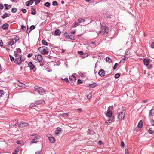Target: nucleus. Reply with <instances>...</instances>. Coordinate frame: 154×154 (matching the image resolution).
<instances>
[{"label": "nucleus", "instance_id": "obj_1", "mask_svg": "<svg viewBox=\"0 0 154 154\" xmlns=\"http://www.w3.org/2000/svg\"><path fill=\"white\" fill-rule=\"evenodd\" d=\"M109 107L108 108V110L106 113V116L108 118L107 121V123H110L112 122L114 119V117L112 116V111L109 110Z\"/></svg>", "mask_w": 154, "mask_h": 154}, {"label": "nucleus", "instance_id": "obj_2", "mask_svg": "<svg viewBox=\"0 0 154 154\" xmlns=\"http://www.w3.org/2000/svg\"><path fill=\"white\" fill-rule=\"evenodd\" d=\"M118 119L120 120L123 119L125 117V112L124 108H122L121 109H119L118 111Z\"/></svg>", "mask_w": 154, "mask_h": 154}, {"label": "nucleus", "instance_id": "obj_3", "mask_svg": "<svg viewBox=\"0 0 154 154\" xmlns=\"http://www.w3.org/2000/svg\"><path fill=\"white\" fill-rule=\"evenodd\" d=\"M38 50L39 52L43 54H47L48 53L49 49L45 46L40 47L38 48Z\"/></svg>", "mask_w": 154, "mask_h": 154}, {"label": "nucleus", "instance_id": "obj_4", "mask_svg": "<svg viewBox=\"0 0 154 154\" xmlns=\"http://www.w3.org/2000/svg\"><path fill=\"white\" fill-rule=\"evenodd\" d=\"M31 135L32 136H34V138L32 139L30 143V144H31L37 143L39 141V140L40 138V137L39 135L36 134H35V135Z\"/></svg>", "mask_w": 154, "mask_h": 154}, {"label": "nucleus", "instance_id": "obj_5", "mask_svg": "<svg viewBox=\"0 0 154 154\" xmlns=\"http://www.w3.org/2000/svg\"><path fill=\"white\" fill-rule=\"evenodd\" d=\"M22 57V55L21 54L20 55V56L18 57H16L15 58V60L14 61V62L16 64L18 65H20L21 64L22 60L21 59V58Z\"/></svg>", "mask_w": 154, "mask_h": 154}, {"label": "nucleus", "instance_id": "obj_6", "mask_svg": "<svg viewBox=\"0 0 154 154\" xmlns=\"http://www.w3.org/2000/svg\"><path fill=\"white\" fill-rule=\"evenodd\" d=\"M35 59L38 62H40L42 61L43 58L41 55L38 54L35 56Z\"/></svg>", "mask_w": 154, "mask_h": 154}, {"label": "nucleus", "instance_id": "obj_7", "mask_svg": "<svg viewBox=\"0 0 154 154\" xmlns=\"http://www.w3.org/2000/svg\"><path fill=\"white\" fill-rule=\"evenodd\" d=\"M47 137L48 138L49 140L51 142L54 143L55 142V138L52 137L51 134H47Z\"/></svg>", "mask_w": 154, "mask_h": 154}, {"label": "nucleus", "instance_id": "obj_8", "mask_svg": "<svg viewBox=\"0 0 154 154\" xmlns=\"http://www.w3.org/2000/svg\"><path fill=\"white\" fill-rule=\"evenodd\" d=\"M102 32L103 35H105L106 34H107L109 32V28L108 27H103L102 28Z\"/></svg>", "mask_w": 154, "mask_h": 154}, {"label": "nucleus", "instance_id": "obj_9", "mask_svg": "<svg viewBox=\"0 0 154 154\" xmlns=\"http://www.w3.org/2000/svg\"><path fill=\"white\" fill-rule=\"evenodd\" d=\"M17 41V40L16 38H13L10 41L8 44V45L10 46H11L13 45Z\"/></svg>", "mask_w": 154, "mask_h": 154}, {"label": "nucleus", "instance_id": "obj_10", "mask_svg": "<svg viewBox=\"0 0 154 154\" xmlns=\"http://www.w3.org/2000/svg\"><path fill=\"white\" fill-rule=\"evenodd\" d=\"M20 126L22 127H24L26 126H29V124L26 122L22 121L20 124Z\"/></svg>", "mask_w": 154, "mask_h": 154}, {"label": "nucleus", "instance_id": "obj_11", "mask_svg": "<svg viewBox=\"0 0 154 154\" xmlns=\"http://www.w3.org/2000/svg\"><path fill=\"white\" fill-rule=\"evenodd\" d=\"M70 81L71 82H75L76 79V77L75 75H72L69 77Z\"/></svg>", "mask_w": 154, "mask_h": 154}, {"label": "nucleus", "instance_id": "obj_12", "mask_svg": "<svg viewBox=\"0 0 154 154\" xmlns=\"http://www.w3.org/2000/svg\"><path fill=\"white\" fill-rule=\"evenodd\" d=\"M151 61V60H149L146 59H144L143 60L144 64L146 66H148L149 63Z\"/></svg>", "mask_w": 154, "mask_h": 154}, {"label": "nucleus", "instance_id": "obj_13", "mask_svg": "<svg viewBox=\"0 0 154 154\" xmlns=\"http://www.w3.org/2000/svg\"><path fill=\"white\" fill-rule=\"evenodd\" d=\"M98 74L101 77L103 76L105 74V72L103 69H100L98 72Z\"/></svg>", "mask_w": 154, "mask_h": 154}, {"label": "nucleus", "instance_id": "obj_14", "mask_svg": "<svg viewBox=\"0 0 154 154\" xmlns=\"http://www.w3.org/2000/svg\"><path fill=\"white\" fill-rule=\"evenodd\" d=\"M34 1L35 0H31L27 1L26 2V5L27 6H29L32 5L33 2H34Z\"/></svg>", "mask_w": 154, "mask_h": 154}, {"label": "nucleus", "instance_id": "obj_15", "mask_svg": "<svg viewBox=\"0 0 154 154\" xmlns=\"http://www.w3.org/2000/svg\"><path fill=\"white\" fill-rule=\"evenodd\" d=\"M45 90L44 89L40 87V88H39V91L38 93L39 94H41L42 93H45Z\"/></svg>", "mask_w": 154, "mask_h": 154}, {"label": "nucleus", "instance_id": "obj_16", "mask_svg": "<svg viewBox=\"0 0 154 154\" xmlns=\"http://www.w3.org/2000/svg\"><path fill=\"white\" fill-rule=\"evenodd\" d=\"M28 65L30 67L31 69H33L35 67V66L31 62H30L28 63Z\"/></svg>", "mask_w": 154, "mask_h": 154}, {"label": "nucleus", "instance_id": "obj_17", "mask_svg": "<svg viewBox=\"0 0 154 154\" xmlns=\"http://www.w3.org/2000/svg\"><path fill=\"white\" fill-rule=\"evenodd\" d=\"M9 25L7 23H5L3 25L2 28L4 29H6L8 28Z\"/></svg>", "mask_w": 154, "mask_h": 154}, {"label": "nucleus", "instance_id": "obj_18", "mask_svg": "<svg viewBox=\"0 0 154 154\" xmlns=\"http://www.w3.org/2000/svg\"><path fill=\"white\" fill-rule=\"evenodd\" d=\"M17 84L18 86L20 87L24 88L26 87V85L25 84L21 82H19Z\"/></svg>", "mask_w": 154, "mask_h": 154}, {"label": "nucleus", "instance_id": "obj_19", "mask_svg": "<svg viewBox=\"0 0 154 154\" xmlns=\"http://www.w3.org/2000/svg\"><path fill=\"white\" fill-rule=\"evenodd\" d=\"M61 130L60 128H58L57 130L55 131V134L56 135H57L61 131Z\"/></svg>", "mask_w": 154, "mask_h": 154}, {"label": "nucleus", "instance_id": "obj_20", "mask_svg": "<svg viewBox=\"0 0 154 154\" xmlns=\"http://www.w3.org/2000/svg\"><path fill=\"white\" fill-rule=\"evenodd\" d=\"M37 103H36L35 102L34 103H32L30 105L29 107H30L31 108L35 107L37 106Z\"/></svg>", "mask_w": 154, "mask_h": 154}, {"label": "nucleus", "instance_id": "obj_21", "mask_svg": "<svg viewBox=\"0 0 154 154\" xmlns=\"http://www.w3.org/2000/svg\"><path fill=\"white\" fill-rule=\"evenodd\" d=\"M143 126V122L142 121H140L138 125V127L139 128H141Z\"/></svg>", "mask_w": 154, "mask_h": 154}, {"label": "nucleus", "instance_id": "obj_22", "mask_svg": "<svg viewBox=\"0 0 154 154\" xmlns=\"http://www.w3.org/2000/svg\"><path fill=\"white\" fill-rule=\"evenodd\" d=\"M61 32L60 30L58 29H56L55 30V33L56 35H60Z\"/></svg>", "mask_w": 154, "mask_h": 154}, {"label": "nucleus", "instance_id": "obj_23", "mask_svg": "<svg viewBox=\"0 0 154 154\" xmlns=\"http://www.w3.org/2000/svg\"><path fill=\"white\" fill-rule=\"evenodd\" d=\"M106 61L109 63H111L112 62V59H111L109 57H107L106 58Z\"/></svg>", "mask_w": 154, "mask_h": 154}, {"label": "nucleus", "instance_id": "obj_24", "mask_svg": "<svg viewBox=\"0 0 154 154\" xmlns=\"http://www.w3.org/2000/svg\"><path fill=\"white\" fill-rule=\"evenodd\" d=\"M148 131L149 133L152 134L154 132V130L149 127Z\"/></svg>", "mask_w": 154, "mask_h": 154}, {"label": "nucleus", "instance_id": "obj_25", "mask_svg": "<svg viewBox=\"0 0 154 154\" xmlns=\"http://www.w3.org/2000/svg\"><path fill=\"white\" fill-rule=\"evenodd\" d=\"M60 115L63 117H66L68 116V113H63L62 114H60Z\"/></svg>", "mask_w": 154, "mask_h": 154}, {"label": "nucleus", "instance_id": "obj_26", "mask_svg": "<svg viewBox=\"0 0 154 154\" xmlns=\"http://www.w3.org/2000/svg\"><path fill=\"white\" fill-rule=\"evenodd\" d=\"M44 102V101L43 100L37 101H35L36 103H37V106L38 105H39L41 104L42 103Z\"/></svg>", "mask_w": 154, "mask_h": 154}, {"label": "nucleus", "instance_id": "obj_27", "mask_svg": "<svg viewBox=\"0 0 154 154\" xmlns=\"http://www.w3.org/2000/svg\"><path fill=\"white\" fill-rule=\"evenodd\" d=\"M8 17V15L7 13H5L2 16H1V17L3 19H4Z\"/></svg>", "mask_w": 154, "mask_h": 154}, {"label": "nucleus", "instance_id": "obj_28", "mask_svg": "<svg viewBox=\"0 0 154 154\" xmlns=\"http://www.w3.org/2000/svg\"><path fill=\"white\" fill-rule=\"evenodd\" d=\"M42 43L44 45H48V44L47 42L45 40H42Z\"/></svg>", "mask_w": 154, "mask_h": 154}, {"label": "nucleus", "instance_id": "obj_29", "mask_svg": "<svg viewBox=\"0 0 154 154\" xmlns=\"http://www.w3.org/2000/svg\"><path fill=\"white\" fill-rule=\"evenodd\" d=\"M4 5L5 7V9H8V8H10L11 7V6L10 5H8L7 4H5Z\"/></svg>", "mask_w": 154, "mask_h": 154}, {"label": "nucleus", "instance_id": "obj_30", "mask_svg": "<svg viewBox=\"0 0 154 154\" xmlns=\"http://www.w3.org/2000/svg\"><path fill=\"white\" fill-rule=\"evenodd\" d=\"M79 23L83 22L85 21V20L83 19H79L78 20Z\"/></svg>", "mask_w": 154, "mask_h": 154}, {"label": "nucleus", "instance_id": "obj_31", "mask_svg": "<svg viewBox=\"0 0 154 154\" xmlns=\"http://www.w3.org/2000/svg\"><path fill=\"white\" fill-rule=\"evenodd\" d=\"M40 87H38V86H36L34 88L35 91L37 92L38 93L39 91V88H40Z\"/></svg>", "mask_w": 154, "mask_h": 154}, {"label": "nucleus", "instance_id": "obj_32", "mask_svg": "<svg viewBox=\"0 0 154 154\" xmlns=\"http://www.w3.org/2000/svg\"><path fill=\"white\" fill-rule=\"evenodd\" d=\"M52 5L54 6H56L58 5V4L57 2L56 1H54L53 2Z\"/></svg>", "mask_w": 154, "mask_h": 154}, {"label": "nucleus", "instance_id": "obj_33", "mask_svg": "<svg viewBox=\"0 0 154 154\" xmlns=\"http://www.w3.org/2000/svg\"><path fill=\"white\" fill-rule=\"evenodd\" d=\"M87 97L88 99H90L91 97V94L90 93L87 94Z\"/></svg>", "mask_w": 154, "mask_h": 154}, {"label": "nucleus", "instance_id": "obj_34", "mask_svg": "<svg viewBox=\"0 0 154 154\" xmlns=\"http://www.w3.org/2000/svg\"><path fill=\"white\" fill-rule=\"evenodd\" d=\"M20 55V54H18V53L17 52H15V51L14 52V56L17 57L19 55Z\"/></svg>", "mask_w": 154, "mask_h": 154}, {"label": "nucleus", "instance_id": "obj_35", "mask_svg": "<svg viewBox=\"0 0 154 154\" xmlns=\"http://www.w3.org/2000/svg\"><path fill=\"white\" fill-rule=\"evenodd\" d=\"M50 4L49 2H47L44 4V5L46 7H49L50 5Z\"/></svg>", "mask_w": 154, "mask_h": 154}, {"label": "nucleus", "instance_id": "obj_36", "mask_svg": "<svg viewBox=\"0 0 154 154\" xmlns=\"http://www.w3.org/2000/svg\"><path fill=\"white\" fill-rule=\"evenodd\" d=\"M3 91L2 90H0V97H2L4 95Z\"/></svg>", "mask_w": 154, "mask_h": 154}, {"label": "nucleus", "instance_id": "obj_37", "mask_svg": "<svg viewBox=\"0 0 154 154\" xmlns=\"http://www.w3.org/2000/svg\"><path fill=\"white\" fill-rule=\"evenodd\" d=\"M96 86V84L94 83L93 84H90L89 85L90 87L91 88H94Z\"/></svg>", "mask_w": 154, "mask_h": 154}, {"label": "nucleus", "instance_id": "obj_38", "mask_svg": "<svg viewBox=\"0 0 154 154\" xmlns=\"http://www.w3.org/2000/svg\"><path fill=\"white\" fill-rule=\"evenodd\" d=\"M17 11V9L15 8H13L11 10V11L13 13L16 12Z\"/></svg>", "mask_w": 154, "mask_h": 154}, {"label": "nucleus", "instance_id": "obj_39", "mask_svg": "<svg viewBox=\"0 0 154 154\" xmlns=\"http://www.w3.org/2000/svg\"><path fill=\"white\" fill-rule=\"evenodd\" d=\"M61 79L63 81H65L67 82H69V80L67 78H65L64 79H63L62 78Z\"/></svg>", "mask_w": 154, "mask_h": 154}, {"label": "nucleus", "instance_id": "obj_40", "mask_svg": "<svg viewBox=\"0 0 154 154\" xmlns=\"http://www.w3.org/2000/svg\"><path fill=\"white\" fill-rule=\"evenodd\" d=\"M78 53L79 54L81 55H83L84 54L83 52L82 51H78Z\"/></svg>", "mask_w": 154, "mask_h": 154}, {"label": "nucleus", "instance_id": "obj_41", "mask_svg": "<svg viewBox=\"0 0 154 154\" xmlns=\"http://www.w3.org/2000/svg\"><path fill=\"white\" fill-rule=\"evenodd\" d=\"M118 65V63H116V64H115L114 66H113V70H115V69H116V68L117 66Z\"/></svg>", "mask_w": 154, "mask_h": 154}, {"label": "nucleus", "instance_id": "obj_42", "mask_svg": "<svg viewBox=\"0 0 154 154\" xmlns=\"http://www.w3.org/2000/svg\"><path fill=\"white\" fill-rule=\"evenodd\" d=\"M120 76V74L119 73H117L115 75V77L116 78H118Z\"/></svg>", "mask_w": 154, "mask_h": 154}, {"label": "nucleus", "instance_id": "obj_43", "mask_svg": "<svg viewBox=\"0 0 154 154\" xmlns=\"http://www.w3.org/2000/svg\"><path fill=\"white\" fill-rule=\"evenodd\" d=\"M17 51H16L18 53H19V54H20L21 53V51L20 49L18 48L17 49Z\"/></svg>", "mask_w": 154, "mask_h": 154}, {"label": "nucleus", "instance_id": "obj_44", "mask_svg": "<svg viewBox=\"0 0 154 154\" xmlns=\"http://www.w3.org/2000/svg\"><path fill=\"white\" fill-rule=\"evenodd\" d=\"M149 116H153V114L152 113V110H151L150 111Z\"/></svg>", "mask_w": 154, "mask_h": 154}, {"label": "nucleus", "instance_id": "obj_45", "mask_svg": "<svg viewBox=\"0 0 154 154\" xmlns=\"http://www.w3.org/2000/svg\"><path fill=\"white\" fill-rule=\"evenodd\" d=\"M10 60H11V61H13L14 60V57L12 55H10Z\"/></svg>", "mask_w": 154, "mask_h": 154}, {"label": "nucleus", "instance_id": "obj_46", "mask_svg": "<svg viewBox=\"0 0 154 154\" xmlns=\"http://www.w3.org/2000/svg\"><path fill=\"white\" fill-rule=\"evenodd\" d=\"M21 10H22V12L24 13H25L27 12L26 10L25 9H22Z\"/></svg>", "mask_w": 154, "mask_h": 154}, {"label": "nucleus", "instance_id": "obj_47", "mask_svg": "<svg viewBox=\"0 0 154 154\" xmlns=\"http://www.w3.org/2000/svg\"><path fill=\"white\" fill-rule=\"evenodd\" d=\"M35 28V26L34 25H32L30 27V29L31 30H33Z\"/></svg>", "mask_w": 154, "mask_h": 154}, {"label": "nucleus", "instance_id": "obj_48", "mask_svg": "<svg viewBox=\"0 0 154 154\" xmlns=\"http://www.w3.org/2000/svg\"><path fill=\"white\" fill-rule=\"evenodd\" d=\"M69 38L71 40L74 39V37L72 35L69 36Z\"/></svg>", "mask_w": 154, "mask_h": 154}, {"label": "nucleus", "instance_id": "obj_49", "mask_svg": "<svg viewBox=\"0 0 154 154\" xmlns=\"http://www.w3.org/2000/svg\"><path fill=\"white\" fill-rule=\"evenodd\" d=\"M127 59H128V57H126L125 56L124 58H123V59H122V60H121V62L123 60L124 61H125V60H127Z\"/></svg>", "mask_w": 154, "mask_h": 154}, {"label": "nucleus", "instance_id": "obj_50", "mask_svg": "<svg viewBox=\"0 0 154 154\" xmlns=\"http://www.w3.org/2000/svg\"><path fill=\"white\" fill-rule=\"evenodd\" d=\"M150 122H151V124L152 125L154 126V120H152V119L151 120Z\"/></svg>", "mask_w": 154, "mask_h": 154}, {"label": "nucleus", "instance_id": "obj_51", "mask_svg": "<svg viewBox=\"0 0 154 154\" xmlns=\"http://www.w3.org/2000/svg\"><path fill=\"white\" fill-rule=\"evenodd\" d=\"M3 43L2 40H0V46L2 47L3 45Z\"/></svg>", "mask_w": 154, "mask_h": 154}, {"label": "nucleus", "instance_id": "obj_52", "mask_svg": "<svg viewBox=\"0 0 154 154\" xmlns=\"http://www.w3.org/2000/svg\"><path fill=\"white\" fill-rule=\"evenodd\" d=\"M33 55V54L32 53H30L28 54L27 55V57L28 58L31 57Z\"/></svg>", "mask_w": 154, "mask_h": 154}, {"label": "nucleus", "instance_id": "obj_53", "mask_svg": "<svg viewBox=\"0 0 154 154\" xmlns=\"http://www.w3.org/2000/svg\"><path fill=\"white\" fill-rule=\"evenodd\" d=\"M40 1L41 0H35V4H37L39 3L40 2Z\"/></svg>", "mask_w": 154, "mask_h": 154}, {"label": "nucleus", "instance_id": "obj_54", "mask_svg": "<svg viewBox=\"0 0 154 154\" xmlns=\"http://www.w3.org/2000/svg\"><path fill=\"white\" fill-rule=\"evenodd\" d=\"M78 82L79 84L82 83V82L81 80L79 79L78 80Z\"/></svg>", "mask_w": 154, "mask_h": 154}, {"label": "nucleus", "instance_id": "obj_55", "mask_svg": "<svg viewBox=\"0 0 154 154\" xmlns=\"http://www.w3.org/2000/svg\"><path fill=\"white\" fill-rule=\"evenodd\" d=\"M151 47L152 48H154V42L151 44Z\"/></svg>", "mask_w": 154, "mask_h": 154}, {"label": "nucleus", "instance_id": "obj_56", "mask_svg": "<svg viewBox=\"0 0 154 154\" xmlns=\"http://www.w3.org/2000/svg\"><path fill=\"white\" fill-rule=\"evenodd\" d=\"M78 25V23L75 22L74 24V25L73 26V27L75 28Z\"/></svg>", "mask_w": 154, "mask_h": 154}, {"label": "nucleus", "instance_id": "obj_57", "mask_svg": "<svg viewBox=\"0 0 154 154\" xmlns=\"http://www.w3.org/2000/svg\"><path fill=\"white\" fill-rule=\"evenodd\" d=\"M18 150H15L14 152L12 154H17V153L18 152Z\"/></svg>", "mask_w": 154, "mask_h": 154}, {"label": "nucleus", "instance_id": "obj_58", "mask_svg": "<svg viewBox=\"0 0 154 154\" xmlns=\"http://www.w3.org/2000/svg\"><path fill=\"white\" fill-rule=\"evenodd\" d=\"M121 146H122L123 147H124V146L125 144H124V143L123 141H122L121 142Z\"/></svg>", "mask_w": 154, "mask_h": 154}, {"label": "nucleus", "instance_id": "obj_59", "mask_svg": "<svg viewBox=\"0 0 154 154\" xmlns=\"http://www.w3.org/2000/svg\"><path fill=\"white\" fill-rule=\"evenodd\" d=\"M31 13L33 15H35L36 13V11L35 10L34 11H32L31 12Z\"/></svg>", "mask_w": 154, "mask_h": 154}, {"label": "nucleus", "instance_id": "obj_60", "mask_svg": "<svg viewBox=\"0 0 154 154\" xmlns=\"http://www.w3.org/2000/svg\"><path fill=\"white\" fill-rule=\"evenodd\" d=\"M4 8V7L2 4H0V9H2Z\"/></svg>", "mask_w": 154, "mask_h": 154}, {"label": "nucleus", "instance_id": "obj_61", "mask_svg": "<svg viewBox=\"0 0 154 154\" xmlns=\"http://www.w3.org/2000/svg\"><path fill=\"white\" fill-rule=\"evenodd\" d=\"M98 143L99 145H101L102 144V142L101 141H99L98 142Z\"/></svg>", "mask_w": 154, "mask_h": 154}, {"label": "nucleus", "instance_id": "obj_62", "mask_svg": "<svg viewBox=\"0 0 154 154\" xmlns=\"http://www.w3.org/2000/svg\"><path fill=\"white\" fill-rule=\"evenodd\" d=\"M21 29H23L24 30L26 29V27L24 26L23 25H22L21 27Z\"/></svg>", "mask_w": 154, "mask_h": 154}, {"label": "nucleus", "instance_id": "obj_63", "mask_svg": "<svg viewBox=\"0 0 154 154\" xmlns=\"http://www.w3.org/2000/svg\"><path fill=\"white\" fill-rule=\"evenodd\" d=\"M125 153L126 154H128V150L127 149H125Z\"/></svg>", "mask_w": 154, "mask_h": 154}, {"label": "nucleus", "instance_id": "obj_64", "mask_svg": "<svg viewBox=\"0 0 154 154\" xmlns=\"http://www.w3.org/2000/svg\"><path fill=\"white\" fill-rule=\"evenodd\" d=\"M98 56H99L100 57H101L103 56V55H102L101 54H99L97 55Z\"/></svg>", "mask_w": 154, "mask_h": 154}]
</instances>
